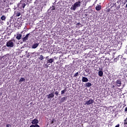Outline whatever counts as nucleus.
I'll return each mask as SVG.
<instances>
[{
  "instance_id": "1",
  "label": "nucleus",
  "mask_w": 127,
  "mask_h": 127,
  "mask_svg": "<svg viewBox=\"0 0 127 127\" xmlns=\"http://www.w3.org/2000/svg\"><path fill=\"white\" fill-rule=\"evenodd\" d=\"M13 42H15V40H10L7 41L6 44V46L7 47H11V48H13L14 46V43Z\"/></svg>"
},
{
  "instance_id": "2",
  "label": "nucleus",
  "mask_w": 127,
  "mask_h": 127,
  "mask_svg": "<svg viewBox=\"0 0 127 127\" xmlns=\"http://www.w3.org/2000/svg\"><path fill=\"white\" fill-rule=\"evenodd\" d=\"M25 1L24 0H21L19 4L20 8L21 9H22V8H24L25 7V5H26V4L24 2Z\"/></svg>"
},
{
  "instance_id": "3",
  "label": "nucleus",
  "mask_w": 127,
  "mask_h": 127,
  "mask_svg": "<svg viewBox=\"0 0 127 127\" xmlns=\"http://www.w3.org/2000/svg\"><path fill=\"white\" fill-rule=\"evenodd\" d=\"M94 100L90 99L85 102L84 103V106H86V105H87L88 106H89V105H92V104L94 103Z\"/></svg>"
},
{
  "instance_id": "4",
  "label": "nucleus",
  "mask_w": 127,
  "mask_h": 127,
  "mask_svg": "<svg viewBox=\"0 0 127 127\" xmlns=\"http://www.w3.org/2000/svg\"><path fill=\"white\" fill-rule=\"evenodd\" d=\"M22 33H23V31H21L20 33H17L16 34V39L17 40H20L22 37Z\"/></svg>"
},
{
  "instance_id": "5",
  "label": "nucleus",
  "mask_w": 127,
  "mask_h": 127,
  "mask_svg": "<svg viewBox=\"0 0 127 127\" xmlns=\"http://www.w3.org/2000/svg\"><path fill=\"white\" fill-rule=\"evenodd\" d=\"M30 33L27 34L25 37L22 38V40L23 42H25L27 40H28V38L29 37Z\"/></svg>"
},
{
  "instance_id": "6",
  "label": "nucleus",
  "mask_w": 127,
  "mask_h": 127,
  "mask_svg": "<svg viewBox=\"0 0 127 127\" xmlns=\"http://www.w3.org/2000/svg\"><path fill=\"white\" fill-rule=\"evenodd\" d=\"M75 7H80L81 6V1H78L74 3Z\"/></svg>"
},
{
  "instance_id": "7",
  "label": "nucleus",
  "mask_w": 127,
  "mask_h": 127,
  "mask_svg": "<svg viewBox=\"0 0 127 127\" xmlns=\"http://www.w3.org/2000/svg\"><path fill=\"white\" fill-rule=\"evenodd\" d=\"M39 123V121L37 119H34L31 122V124L32 125H38L37 124H38Z\"/></svg>"
},
{
  "instance_id": "8",
  "label": "nucleus",
  "mask_w": 127,
  "mask_h": 127,
  "mask_svg": "<svg viewBox=\"0 0 127 127\" xmlns=\"http://www.w3.org/2000/svg\"><path fill=\"white\" fill-rule=\"evenodd\" d=\"M82 82H85L86 83L87 82H89V79H88V78L84 77V76H82V79H81Z\"/></svg>"
},
{
  "instance_id": "9",
  "label": "nucleus",
  "mask_w": 127,
  "mask_h": 127,
  "mask_svg": "<svg viewBox=\"0 0 127 127\" xmlns=\"http://www.w3.org/2000/svg\"><path fill=\"white\" fill-rule=\"evenodd\" d=\"M116 83L117 84L118 87H121L122 86V81H121V79H118L116 81Z\"/></svg>"
},
{
  "instance_id": "10",
  "label": "nucleus",
  "mask_w": 127,
  "mask_h": 127,
  "mask_svg": "<svg viewBox=\"0 0 127 127\" xmlns=\"http://www.w3.org/2000/svg\"><path fill=\"white\" fill-rule=\"evenodd\" d=\"M39 45V43H37L35 44H34L32 46V48L33 49H35V48H37V47H38V46Z\"/></svg>"
},
{
  "instance_id": "11",
  "label": "nucleus",
  "mask_w": 127,
  "mask_h": 127,
  "mask_svg": "<svg viewBox=\"0 0 127 127\" xmlns=\"http://www.w3.org/2000/svg\"><path fill=\"white\" fill-rule=\"evenodd\" d=\"M53 62H54V59H53V58L50 59L49 60H48L47 61V64H48L49 63L52 64V63H53Z\"/></svg>"
},
{
  "instance_id": "12",
  "label": "nucleus",
  "mask_w": 127,
  "mask_h": 127,
  "mask_svg": "<svg viewBox=\"0 0 127 127\" xmlns=\"http://www.w3.org/2000/svg\"><path fill=\"white\" fill-rule=\"evenodd\" d=\"M96 10L99 11L102 9V6L101 5L97 4V5L95 7Z\"/></svg>"
},
{
  "instance_id": "13",
  "label": "nucleus",
  "mask_w": 127,
  "mask_h": 127,
  "mask_svg": "<svg viewBox=\"0 0 127 127\" xmlns=\"http://www.w3.org/2000/svg\"><path fill=\"white\" fill-rule=\"evenodd\" d=\"M48 99H50V98H54V92H53L49 95H47Z\"/></svg>"
},
{
  "instance_id": "14",
  "label": "nucleus",
  "mask_w": 127,
  "mask_h": 127,
  "mask_svg": "<svg viewBox=\"0 0 127 127\" xmlns=\"http://www.w3.org/2000/svg\"><path fill=\"white\" fill-rule=\"evenodd\" d=\"M117 3H118V4L117 5H116L115 6L117 9H119V8H121V4H120V1L118 0Z\"/></svg>"
},
{
  "instance_id": "15",
  "label": "nucleus",
  "mask_w": 127,
  "mask_h": 127,
  "mask_svg": "<svg viewBox=\"0 0 127 127\" xmlns=\"http://www.w3.org/2000/svg\"><path fill=\"white\" fill-rule=\"evenodd\" d=\"M67 99L66 96L62 98L61 100H60V103H64L65 100Z\"/></svg>"
},
{
  "instance_id": "16",
  "label": "nucleus",
  "mask_w": 127,
  "mask_h": 127,
  "mask_svg": "<svg viewBox=\"0 0 127 127\" xmlns=\"http://www.w3.org/2000/svg\"><path fill=\"white\" fill-rule=\"evenodd\" d=\"M104 75V72L102 70H99L98 72V75L99 77H103V75Z\"/></svg>"
},
{
  "instance_id": "17",
  "label": "nucleus",
  "mask_w": 127,
  "mask_h": 127,
  "mask_svg": "<svg viewBox=\"0 0 127 127\" xmlns=\"http://www.w3.org/2000/svg\"><path fill=\"white\" fill-rule=\"evenodd\" d=\"M76 6L74 5V4H73V5H72L71 7H70V9L71 10H76Z\"/></svg>"
},
{
  "instance_id": "18",
  "label": "nucleus",
  "mask_w": 127,
  "mask_h": 127,
  "mask_svg": "<svg viewBox=\"0 0 127 127\" xmlns=\"http://www.w3.org/2000/svg\"><path fill=\"white\" fill-rule=\"evenodd\" d=\"M14 14H15V16H20V15L21 14L18 11H15Z\"/></svg>"
},
{
  "instance_id": "19",
  "label": "nucleus",
  "mask_w": 127,
  "mask_h": 127,
  "mask_svg": "<svg viewBox=\"0 0 127 127\" xmlns=\"http://www.w3.org/2000/svg\"><path fill=\"white\" fill-rule=\"evenodd\" d=\"M91 86H92V83H91V82H87L85 84V86L87 88H89V87H91Z\"/></svg>"
},
{
  "instance_id": "20",
  "label": "nucleus",
  "mask_w": 127,
  "mask_h": 127,
  "mask_svg": "<svg viewBox=\"0 0 127 127\" xmlns=\"http://www.w3.org/2000/svg\"><path fill=\"white\" fill-rule=\"evenodd\" d=\"M124 127H127V118L124 120Z\"/></svg>"
},
{
  "instance_id": "21",
  "label": "nucleus",
  "mask_w": 127,
  "mask_h": 127,
  "mask_svg": "<svg viewBox=\"0 0 127 127\" xmlns=\"http://www.w3.org/2000/svg\"><path fill=\"white\" fill-rule=\"evenodd\" d=\"M65 92H67V89L64 88V90H62V91H61V95H63L64 94H65Z\"/></svg>"
},
{
  "instance_id": "22",
  "label": "nucleus",
  "mask_w": 127,
  "mask_h": 127,
  "mask_svg": "<svg viewBox=\"0 0 127 127\" xmlns=\"http://www.w3.org/2000/svg\"><path fill=\"white\" fill-rule=\"evenodd\" d=\"M39 59L40 61H42V60L44 59V57L43 55H40V57H39Z\"/></svg>"
},
{
  "instance_id": "23",
  "label": "nucleus",
  "mask_w": 127,
  "mask_h": 127,
  "mask_svg": "<svg viewBox=\"0 0 127 127\" xmlns=\"http://www.w3.org/2000/svg\"><path fill=\"white\" fill-rule=\"evenodd\" d=\"M6 19V17H5V16H4V15H2L1 17V20H5Z\"/></svg>"
},
{
  "instance_id": "24",
  "label": "nucleus",
  "mask_w": 127,
  "mask_h": 127,
  "mask_svg": "<svg viewBox=\"0 0 127 127\" xmlns=\"http://www.w3.org/2000/svg\"><path fill=\"white\" fill-rule=\"evenodd\" d=\"M49 66V64H43V67H44V68H48Z\"/></svg>"
},
{
  "instance_id": "25",
  "label": "nucleus",
  "mask_w": 127,
  "mask_h": 127,
  "mask_svg": "<svg viewBox=\"0 0 127 127\" xmlns=\"http://www.w3.org/2000/svg\"><path fill=\"white\" fill-rule=\"evenodd\" d=\"M119 57L116 58L114 59V62H115L116 63H117V61H119Z\"/></svg>"
},
{
  "instance_id": "26",
  "label": "nucleus",
  "mask_w": 127,
  "mask_h": 127,
  "mask_svg": "<svg viewBox=\"0 0 127 127\" xmlns=\"http://www.w3.org/2000/svg\"><path fill=\"white\" fill-rule=\"evenodd\" d=\"M23 81H25V78H21L19 80V82H23Z\"/></svg>"
},
{
  "instance_id": "27",
  "label": "nucleus",
  "mask_w": 127,
  "mask_h": 127,
  "mask_svg": "<svg viewBox=\"0 0 127 127\" xmlns=\"http://www.w3.org/2000/svg\"><path fill=\"white\" fill-rule=\"evenodd\" d=\"M78 75H79V72H77L74 74V75H73V77H77L78 76Z\"/></svg>"
},
{
  "instance_id": "28",
  "label": "nucleus",
  "mask_w": 127,
  "mask_h": 127,
  "mask_svg": "<svg viewBox=\"0 0 127 127\" xmlns=\"http://www.w3.org/2000/svg\"><path fill=\"white\" fill-rule=\"evenodd\" d=\"M55 122H56L55 119H53L52 120L51 124L53 125V124H54V123H55Z\"/></svg>"
},
{
  "instance_id": "29",
  "label": "nucleus",
  "mask_w": 127,
  "mask_h": 127,
  "mask_svg": "<svg viewBox=\"0 0 127 127\" xmlns=\"http://www.w3.org/2000/svg\"><path fill=\"white\" fill-rule=\"evenodd\" d=\"M56 8H55V6L53 5L52 6V8L51 9V10H52V11H53V10H55Z\"/></svg>"
},
{
  "instance_id": "30",
  "label": "nucleus",
  "mask_w": 127,
  "mask_h": 127,
  "mask_svg": "<svg viewBox=\"0 0 127 127\" xmlns=\"http://www.w3.org/2000/svg\"><path fill=\"white\" fill-rule=\"evenodd\" d=\"M59 94V92H58V91H56L55 92V95H56V96H58Z\"/></svg>"
},
{
  "instance_id": "31",
  "label": "nucleus",
  "mask_w": 127,
  "mask_h": 127,
  "mask_svg": "<svg viewBox=\"0 0 127 127\" xmlns=\"http://www.w3.org/2000/svg\"><path fill=\"white\" fill-rule=\"evenodd\" d=\"M30 127H36V125H32L30 126Z\"/></svg>"
},
{
  "instance_id": "32",
  "label": "nucleus",
  "mask_w": 127,
  "mask_h": 127,
  "mask_svg": "<svg viewBox=\"0 0 127 127\" xmlns=\"http://www.w3.org/2000/svg\"><path fill=\"white\" fill-rule=\"evenodd\" d=\"M46 60H47V61H48V60H49V56L46 57Z\"/></svg>"
},
{
  "instance_id": "33",
  "label": "nucleus",
  "mask_w": 127,
  "mask_h": 127,
  "mask_svg": "<svg viewBox=\"0 0 127 127\" xmlns=\"http://www.w3.org/2000/svg\"><path fill=\"white\" fill-rule=\"evenodd\" d=\"M6 127H11L10 125H6Z\"/></svg>"
},
{
  "instance_id": "34",
  "label": "nucleus",
  "mask_w": 127,
  "mask_h": 127,
  "mask_svg": "<svg viewBox=\"0 0 127 127\" xmlns=\"http://www.w3.org/2000/svg\"><path fill=\"white\" fill-rule=\"evenodd\" d=\"M115 127H120V124L116 125Z\"/></svg>"
},
{
  "instance_id": "35",
  "label": "nucleus",
  "mask_w": 127,
  "mask_h": 127,
  "mask_svg": "<svg viewBox=\"0 0 127 127\" xmlns=\"http://www.w3.org/2000/svg\"><path fill=\"white\" fill-rule=\"evenodd\" d=\"M38 1L39 2H41V1H42V0H38Z\"/></svg>"
},
{
  "instance_id": "36",
  "label": "nucleus",
  "mask_w": 127,
  "mask_h": 127,
  "mask_svg": "<svg viewBox=\"0 0 127 127\" xmlns=\"http://www.w3.org/2000/svg\"><path fill=\"white\" fill-rule=\"evenodd\" d=\"M36 127H40V126H39L38 125H36Z\"/></svg>"
},
{
  "instance_id": "37",
  "label": "nucleus",
  "mask_w": 127,
  "mask_h": 127,
  "mask_svg": "<svg viewBox=\"0 0 127 127\" xmlns=\"http://www.w3.org/2000/svg\"><path fill=\"white\" fill-rule=\"evenodd\" d=\"M80 24H81L80 23H77V25H80Z\"/></svg>"
},
{
  "instance_id": "38",
  "label": "nucleus",
  "mask_w": 127,
  "mask_h": 127,
  "mask_svg": "<svg viewBox=\"0 0 127 127\" xmlns=\"http://www.w3.org/2000/svg\"><path fill=\"white\" fill-rule=\"evenodd\" d=\"M125 112H127V107L125 108Z\"/></svg>"
},
{
  "instance_id": "39",
  "label": "nucleus",
  "mask_w": 127,
  "mask_h": 127,
  "mask_svg": "<svg viewBox=\"0 0 127 127\" xmlns=\"http://www.w3.org/2000/svg\"><path fill=\"white\" fill-rule=\"evenodd\" d=\"M6 0H3V2H5Z\"/></svg>"
},
{
  "instance_id": "40",
  "label": "nucleus",
  "mask_w": 127,
  "mask_h": 127,
  "mask_svg": "<svg viewBox=\"0 0 127 127\" xmlns=\"http://www.w3.org/2000/svg\"><path fill=\"white\" fill-rule=\"evenodd\" d=\"M113 88H115V85H113Z\"/></svg>"
},
{
  "instance_id": "41",
  "label": "nucleus",
  "mask_w": 127,
  "mask_h": 127,
  "mask_svg": "<svg viewBox=\"0 0 127 127\" xmlns=\"http://www.w3.org/2000/svg\"><path fill=\"white\" fill-rule=\"evenodd\" d=\"M126 1H127V0H126Z\"/></svg>"
},
{
  "instance_id": "42",
  "label": "nucleus",
  "mask_w": 127,
  "mask_h": 127,
  "mask_svg": "<svg viewBox=\"0 0 127 127\" xmlns=\"http://www.w3.org/2000/svg\"><path fill=\"white\" fill-rule=\"evenodd\" d=\"M54 58H55V57H54Z\"/></svg>"
}]
</instances>
